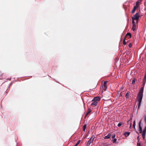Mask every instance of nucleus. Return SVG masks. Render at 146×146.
<instances>
[{"instance_id":"nucleus-1","label":"nucleus","mask_w":146,"mask_h":146,"mask_svg":"<svg viewBox=\"0 0 146 146\" xmlns=\"http://www.w3.org/2000/svg\"><path fill=\"white\" fill-rule=\"evenodd\" d=\"M144 86L141 87L140 90H139L137 97V100L139 102L137 106V109H139L143 97V93L144 91Z\"/></svg>"},{"instance_id":"nucleus-2","label":"nucleus","mask_w":146,"mask_h":146,"mask_svg":"<svg viewBox=\"0 0 146 146\" xmlns=\"http://www.w3.org/2000/svg\"><path fill=\"white\" fill-rule=\"evenodd\" d=\"M140 17L139 13H136L135 15H133V16L132 17V23H134L135 22L134 20L136 21V23H138V21L139 19V18Z\"/></svg>"},{"instance_id":"nucleus-3","label":"nucleus","mask_w":146,"mask_h":146,"mask_svg":"<svg viewBox=\"0 0 146 146\" xmlns=\"http://www.w3.org/2000/svg\"><path fill=\"white\" fill-rule=\"evenodd\" d=\"M146 131V126H145L144 127V129H143V130L142 132V137H143V139H144L145 138Z\"/></svg>"},{"instance_id":"nucleus-4","label":"nucleus","mask_w":146,"mask_h":146,"mask_svg":"<svg viewBox=\"0 0 146 146\" xmlns=\"http://www.w3.org/2000/svg\"><path fill=\"white\" fill-rule=\"evenodd\" d=\"M101 99L100 97L98 96L94 97L93 99L92 100V101H100Z\"/></svg>"},{"instance_id":"nucleus-5","label":"nucleus","mask_w":146,"mask_h":146,"mask_svg":"<svg viewBox=\"0 0 146 146\" xmlns=\"http://www.w3.org/2000/svg\"><path fill=\"white\" fill-rule=\"evenodd\" d=\"M141 121H140L139 123V132L140 133H141L142 132V128L141 126Z\"/></svg>"},{"instance_id":"nucleus-6","label":"nucleus","mask_w":146,"mask_h":146,"mask_svg":"<svg viewBox=\"0 0 146 146\" xmlns=\"http://www.w3.org/2000/svg\"><path fill=\"white\" fill-rule=\"evenodd\" d=\"M91 104V106H93L94 107L96 106L98 104V102L96 101H93Z\"/></svg>"},{"instance_id":"nucleus-7","label":"nucleus","mask_w":146,"mask_h":146,"mask_svg":"<svg viewBox=\"0 0 146 146\" xmlns=\"http://www.w3.org/2000/svg\"><path fill=\"white\" fill-rule=\"evenodd\" d=\"M132 25H133V27H132V30L133 31H134L136 29V25L135 24V23L134 22V23H132Z\"/></svg>"},{"instance_id":"nucleus-8","label":"nucleus","mask_w":146,"mask_h":146,"mask_svg":"<svg viewBox=\"0 0 146 146\" xmlns=\"http://www.w3.org/2000/svg\"><path fill=\"white\" fill-rule=\"evenodd\" d=\"M111 136V133H109L107 135L105 136L104 137L105 139H108L110 138Z\"/></svg>"},{"instance_id":"nucleus-9","label":"nucleus","mask_w":146,"mask_h":146,"mask_svg":"<svg viewBox=\"0 0 146 146\" xmlns=\"http://www.w3.org/2000/svg\"><path fill=\"white\" fill-rule=\"evenodd\" d=\"M130 133L129 132H125L124 133L123 135H125V137H127L129 135Z\"/></svg>"},{"instance_id":"nucleus-10","label":"nucleus","mask_w":146,"mask_h":146,"mask_svg":"<svg viewBox=\"0 0 146 146\" xmlns=\"http://www.w3.org/2000/svg\"><path fill=\"white\" fill-rule=\"evenodd\" d=\"M92 143H93V141L89 140L87 142L86 146H89L90 144Z\"/></svg>"},{"instance_id":"nucleus-11","label":"nucleus","mask_w":146,"mask_h":146,"mask_svg":"<svg viewBox=\"0 0 146 146\" xmlns=\"http://www.w3.org/2000/svg\"><path fill=\"white\" fill-rule=\"evenodd\" d=\"M91 111V110L90 109L88 108V110L87 112L85 115L86 116Z\"/></svg>"},{"instance_id":"nucleus-12","label":"nucleus","mask_w":146,"mask_h":146,"mask_svg":"<svg viewBox=\"0 0 146 146\" xmlns=\"http://www.w3.org/2000/svg\"><path fill=\"white\" fill-rule=\"evenodd\" d=\"M129 93H130V92L129 91H128L126 93L125 96L126 99L128 98L129 96Z\"/></svg>"},{"instance_id":"nucleus-13","label":"nucleus","mask_w":146,"mask_h":146,"mask_svg":"<svg viewBox=\"0 0 146 146\" xmlns=\"http://www.w3.org/2000/svg\"><path fill=\"white\" fill-rule=\"evenodd\" d=\"M136 8H137L136 6H134V7L133 9L131 11V13H133L135 12Z\"/></svg>"},{"instance_id":"nucleus-14","label":"nucleus","mask_w":146,"mask_h":146,"mask_svg":"<svg viewBox=\"0 0 146 146\" xmlns=\"http://www.w3.org/2000/svg\"><path fill=\"white\" fill-rule=\"evenodd\" d=\"M108 82L107 81H105L104 82V83L103 84L104 86L106 88V89L107 88L106 84H107V83Z\"/></svg>"},{"instance_id":"nucleus-15","label":"nucleus","mask_w":146,"mask_h":146,"mask_svg":"<svg viewBox=\"0 0 146 146\" xmlns=\"http://www.w3.org/2000/svg\"><path fill=\"white\" fill-rule=\"evenodd\" d=\"M123 122L122 121H120L118 123V124L117 125V126L118 127H120L122 124H123Z\"/></svg>"},{"instance_id":"nucleus-16","label":"nucleus","mask_w":146,"mask_h":146,"mask_svg":"<svg viewBox=\"0 0 146 146\" xmlns=\"http://www.w3.org/2000/svg\"><path fill=\"white\" fill-rule=\"evenodd\" d=\"M94 138V136L92 135L90 139V140L93 142V139Z\"/></svg>"},{"instance_id":"nucleus-17","label":"nucleus","mask_w":146,"mask_h":146,"mask_svg":"<svg viewBox=\"0 0 146 146\" xmlns=\"http://www.w3.org/2000/svg\"><path fill=\"white\" fill-rule=\"evenodd\" d=\"M135 124H136V122H135V120H134L133 122V127L135 129Z\"/></svg>"},{"instance_id":"nucleus-18","label":"nucleus","mask_w":146,"mask_h":146,"mask_svg":"<svg viewBox=\"0 0 146 146\" xmlns=\"http://www.w3.org/2000/svg\"><path fill=\"white\" fill-rule=\"evenodd\" d=\"M126 36H130V38L131 37V34L129 33H127L126 34Z\"/></svg>"},{"instance_id":"nucleus-19","label":"nucleus","mask_w":146,"mask_h":146,"mask_svg":"<svg viewBox=\"0 0 146 146\" xmlns=\"http://www.w3.org/2000/svg\"><path fill=\"white\" fill-rule=\"evenodd\" d=\"M86 125H84L83 126V130L84 131H85L86 128Z\"/></svg>"},{"instance_id":"nucleus-20","label":"nucleus","mask_w":146,"mask_h":146,"mask_svg":"<svg viewBox=\"0 0 146 146\" xmlns=\"http://www.w3.org/2000/svg\"><path fill=\"white\" fill-rule=\"evenodd\" d=\"M80 141H80V140H79L78 141V142H77V143L75 145V146H77L79 144V143H80Z\"/></svg>"},{"instance_id":"nucleus-21","label":"nucleus","mask_w":146,"mask_h":146,"mask_svg":"<svg viewBox=\"0 0 146 146\" xmlns=\"http://www.w3.org/2000/svg\"><path fill=\"white\" fill-rule=\"evenodd\" d=\"M139 1H137L136 3V7H138V6H139Z\"/></svg>"},{"instance_id":"nucleus-22","label":"nucleus","mask_w":146,"mask_h":146,"mask_svg":"<svg viewBox=\"0 0 146 146\" xmlns=\"http://www.w3.org/2000/svg\"><path fill=\"white\" fill-rule=\"evenodd\" d=\"M113 141V143H115L117 141V139L116 138H114L112 140Z\"/></svg>"},{"instance_id":"nucleus-23","label":"nucleus","mask_w":146,"mask_h":146,"mask_svg":"<svg viewBox=\"0 0 146 146\" xmlns=\"http://www.w3.org/2000/svg\"><path fill=\"white\" fill-rule=\"evenodd\" d=\"M135 79H134L132 81V84H133L135 82Z\"/></svg>"},{"instance_id":"nucleus-24","label":"nucleus","mask_w":146,"mask_h":146,"mask_svg":"<svg viewBox=\"0 0 146 146\" xmlns=\"http://www.w3.org/2000/svg\"><path fill=\"white\" fill-rule=\"evenodd\" d=\"M123 44L124 45H125L126 44V41H125V39H124V40H123Z\"/></svg>"},{"instance_id":"nucleus-25","label":"nucleus","mask_w":146,"mask_h":146,"mask_svg":"<svg viewBox=\"0 0 146 146\" xmlns=\"http://www.w3.org/2000/svg\"><path fill=\"white\" fill-rule=\"evenodd\" d=\"M115 137V134H114L113 135H112V137H111V138L113 139H114Z\"/></svg>"},{"instance_id":"nucleus-26","label":"nucleus","mask_w":146,"mask_h":146,"mask_svg":"<svg viewBox=\"0 0 146 146\" xmlns=\"http://www.w3.org/2000/svg\"><path fill=\"white\" fill-rule=\"evenodd\" d=\"M132 44L131 43H130L128 45V46L129 48H131L132 46Z\"/></svg>"},{"instance_id":"nucleus-27","label":"nucleus","mask_w":146,"mask_h":146,"mask_svg":"<svg viewBox=\"0 0 146 146\" xmlns=\"http://www.w3.org/2000/svg\"><path fill=\"white\" fill-rule=\"evenodd\" d=\"M137 139L138 142H139V139H140L139 136H138L137 137Z\"/></svg>"},{"instance_id":"nucleus-28","label":"nucleus","mask_w":146,"mask_h":146,"mask_svg":"<svg viewBox=\"0 0 146 146\" xmlns=\"http://www.w3.org/2000/svg\"><path fill=\"white\" fill-rule=\"evenodd\" d=\"M131 126H132V123H130V127H129V128H130V129L131 127Z\"/></svg>"},{"instance_id":"nucleus-29","label":"nucleus","mask_w":146,"mask_h":146,"mask_svg":"<svg viewBox=\"0 0 146 146\" xmlns=\"http://www.w3.org/2000/svg\"><path fill=\"white\" fill-rule=\"evenodd\" d=\"M141 145V144L140 143H138L137 144V146H140Z\"/></svg>"},{"instance_id":"nucleus-30","label":"nucleus","mask_w":146,"mask_h":146,"mask_svg":"<svg viewBox=\"0 0 146 146\" xmlns=\"http://www.w3.org/2000/svg\"><path fill=\"white\" fill-rule=\"evenodd\" d=\"M144 78L145 79H146V74H145V75L144 76Z\"/></svg>"},{"instance_id":"nucleus-31","label":"nucleus","mask_w":146,"mask_h":146,"mask_svg":"<svg viewBox=\"0 0 146 146\" xmlns=\"http://www.w3.org/2000/svg\"><path fill=\"white\" fill-rule=\"evenodd\" d=\"M120 96H122V95L121 94H120Z\"/></svg>"},{"instance_id":"nucleus-32","label":"nucleus","mask_w":146,"mask_h":146,"mask_svg":"<svg viewBox=\"0 0 146 146\" xmlns=\"http://www.w3.org/2000/svg\"><path fill=\"white\" fill-rule=\"evenodd\" d=\"M129 121H130L129 120H128V121H127V122L128 123L129 122Z\"/></svg>"},{"instance_id":"nucleus-33","label":"nucleus","mask_w":146,"mask_h":146,"mask_svg":"<svg viewBox=\"0 0 146 146\" xmlns=\"http://www.w3.org/2000/svg\"><path fill=\"white\" fill-rule=\"evenodd\" d=\"M145 84V83L143 82V84Z\"/></svg>"},{"instance_id":"nucleus-34","label":"nucleus","mask_w":146,"mask_h":146,"mask_svg":"<svg viewBox=\"0 0 146 146\" xmlns=\"http://www.w3.org/2000/svg\"><path fill=\"white\" fill-rule=\"evenodd\" d=\"M1 79V78H0V79Z\"/></svg>"},{"instance_id":"nucleus-35","label":"nucleus","mask_w":146,"mask_h":146,"mask_svg":"<svg viewBox=\"0 0 146 146\" xmlns=\"http://www.w3.org/2000/svg\"><path fill=\"white\" fill-rule=\"evenodd\" d=\"M99 146H100V145H99Z\"/></svg>"}]
</instances>
